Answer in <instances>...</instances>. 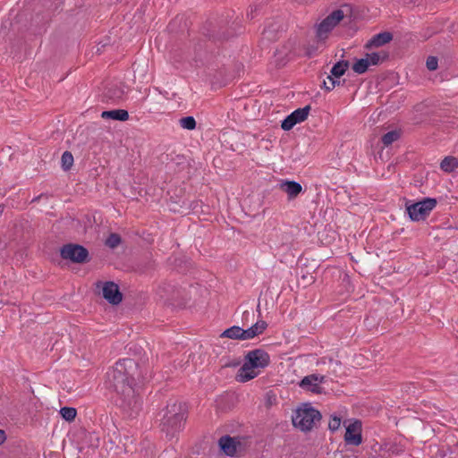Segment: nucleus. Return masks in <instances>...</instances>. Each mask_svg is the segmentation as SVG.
I'll return each mask as SVG.
<instances>
[{
  "label": "nucleus",
  "mask_w": 458,
  "mask_h": 458,
  "mask_svg": "<svg viewBox=\"0 0 458 458\" xmlns=\"http://www.w3.org/2000/svg\"><path fill=\"white\" fill-rule=\"evenodd\" d=\"M142 377L139 363L133 359L118 360L107 373L110 387L117 394L116 405L130 417L137 415L141 409L135 386Z\"/></svg>",
  "instance_id": "nucleus-1"
},
{
  "label": "nucleus",
  "mask_w": 458,
  "mask_h": 458,
  "mask_svg": "<svg viewBox=\"0 0 458 458\" xmlns=\"http://www.w3.org/2000/svg\"><path fill=\"white\" fill-rule=\"evenodd\" d=\"M187 406L185 403L170 399L165 409L160 412L162 415L159 428L162 433L168 439H172L182 430L187 419Z\"/></svg>",
  "instance_id": "nucleus-2"
},
{
  "label": "nucleus",
  "mask_w": 458,
  "mask_h": 458,
  "mask_svg": "<svg viewBox=\"0 0 458 458\" xmlns=\"http://www.w3.org/2000/svg\"><path fill=\"white\" fill-rule=\"evenodd\" d=\"M270 363L269 354L263 349H255L249 352L244 357V363L236 374V380L245 383L255 378L258 372L255 369H265Z\"/></svg>",
  "instance_id": "nucleus-3"
},
{
  "label": "nucleus",
  "mask_w": 458,
  "mask_h": 458,
  "mask_svg": "<svg viewBox=\"0 0 458 458\" xmlns=\"http://www.w3.org/2000/svg\"><path fill=\"white\" fill-rule=\"evenodd\" d=\"M322 415L320 411L306 403L296 409L295 414L292 417L293 427L299 428L302 432H309L320 421Z\"/></svg>",
  "instance_id": "nucleus-4"
},
{
  "label": "nucleus",
  "mask_w": 458,
  "mask_h": 458,
  "mask_svg": "<svg viewBox=\"0 0 458 458\" xmlns=\"http://www.w3.org/2000/svg\"><path fill=\"white\" fill-rule=\"evenodd\" d=\"M344 9L349 12L351 10L348 5L334 10L316 26V38L318 42H325L331 31L346 17Z\"/></svg>",
  "instance_id": "nucleus-5"
},
{
  "label": "nucleus",
  "mask_w": 458,
  "mask_h": 458,
  "mask_svg": "<svg viewBox=\"0 0 458 458\" xmlns=\"http://www.w3.org/2000/svg\"><path fill=\"white\" fill-rule=\"evenodd\" d=\"M60 256L63 259L72 263L85 264L91 258L87 248L78 243H66L60 248Z\"/></svg>",
  "instance_id": "nucleus-6"
},
{
  "label": "nucleus",
  "mask_w": 458,
  "mask_h": 458,
  "mask_svg": "<svg viewBox=\"0 0 458 458\" xmlns=\"http://www.w3.org/2000/svg\"><path fill=\"white\" fill-rule=\"evenodd\" d=\"M242 31L243 27L242 21L235 19L230 26L226 24V26L220 25L217 29L213 28L211 30H208L207 36L208 37L209 40L216 43L228 40L229 38L241 34Z\"/></svg>",
  "instance_id": "nucleus-7"
},
{
  "label": "nucleus",
  "mask_w": 458,
  "mask_h": 458,
  "mask_svg": "<svg viewBox=\"0 0 458 458\" xmlns=\"http://www.w3.org/2000/svg\"><path fill=\"white\" fill-rule=\"evenodd\" d=\"M437 204L436 199L424 198L422 200L412 204L406 203V211L411 221L425 220Z\"/></svg>",
  "instance_id": "nucleus-8"
},
{
  "label": "nucleus",
  "mask_w": 458,
  "mask_h": 458,
  "mask_svg": "<svg viewBox=\"0 0 458 458\" xmlns=\"http://www.w3.org/2000/svg\"><path fill=\"white\" fill-rule=\"evenodd\" d=\"M96 287L102 289L103 298L112 305H118L123 301V293H121L119 286L113 281L96 283Z\"/></svg>",
  "instance_id": "nucleus-9"
},
{
  "label": "nucleus",
  "mask_w": 458,
  "mask_h": 458,
  "mask_svg": "<svg viewBox=\"0 0 458 458\" xmlns=\"http://www.w3.org/2000/svg\"><path fill=\"white\" fill-rule=\"evenodd\" d=\"M362 423L360 420H354L345 427L344 437L346 445L359 446L362 443Z\"/></svg>",
  "instance_id": "nucleus-10"
},
{
  "label": "nucleus",
  "mask_w": 458,
  "mask_h": 458,
  "mask_svg": "<svg viewBox=\"0 0 458 458\" xmlns=\"http://www.w3.org/2000/svg\"><path fill=\"white\" fill-rule=\"evenodd\" d=\"M284 30L283 19L279 17L268 19L262 32L263 38L267 41H276Z\"/></svg>",
  "instance_id": "nucleus-11"
},
{
  "label": "nucleus",
  "mask_w": 458,
  "mask_h": 458,
  "mask_svg": "<svg viewBox=\"0 0 458 458\" xmlns=\"http://www.w3.org/2000/svg\"><path fill=\"white\" fill-rule=\"evenodd\" d=\"M218 446L224 454L233 457L237 454V448L241 446V442L236 437L225 435L219 438Z\"/></svg>",
  "instance_id": "nucleus-12"
},
{
  "label": "nucleus",
  "mask_w": 458,
  "mask_h": 458,
  "mask_svg": "<svg viewBox=\"0 0 458 458\" xmlns=\"http://www.w3.org/2000/svg\"><path fill=\"white\" fill-rule=\"evenodd\" d=\"M124 93L123 85L117 83L109 84L103 94V101H118L123 98Z\"/></svg>",
  "instance_id": "nucleus-13"
},
{
  "label": "nucleus",
  "mask_w": 458,
  "mask_h": 458,
  "mask_svg": "<svg viewBox=\"0 0 458 458\" xmlns=\"http://www.w3.org/2000/svg\"><path fill=\"white\" fill-rule=\"evenodd\" d=\"M106 444L110 450L116 453L127 452L126 444L123 443L120 433L115 429L112 433L107 434Z\"/></svg>",
  "instance_id": "nucleus-14"
},
{
  "label": "nucleus",
  "mask_w": 458,
  "mask_h": 458,
  "mask_svg": "<svg viewBox=\"0 0 458 458\" xmlns=\"http://www.w3.org/2000/svg\"><path fill=\"white\" fill-rule=\"evenodd\" d=\"M393 39V34L389 31H383L374 35L364 46L366 49H371L372 47H379Z\"/></svg>",
  "instance_id": "nucleus-15"
},
{
  "label": "nucleus",
  "mask_w": 458,
  "mask_h": 458,
  "mask_svg": "<svg viewBox=\"0 0 458 458\" xmlns=\"http://www.w3.org/2000/svg\"><path fill=\"white\" fill-rule=\"evenodd\" d=\"M318 375L311 374L304 377L299 386L304 389L310 391L313 394H322L323 388L318 384Z\"/></svg>",
  "instance_id": "nucleus-16"
},
{
  "label": "nucleus",
  "mask_w": 458,
  "mask_h": 458,
  "mask_svg": "<svg viewBox=\"0 0 458 458\" xmlns=\"http://www.w3.org/2000/svg\"><path fill=\"white\" fill-rule=\"evenodd\" d=\"M280 189L284 191L288 199H295L302 191V186L295 181H284L280 183Z\"/></svg>",
  "instance_id": "nucleus-17"
},
{
  "label": "nucleus",
  "mask_w": 458,
  "mask_h": 458,
  "mask_svg": "<svg viewBox=\"0 0 458 458\" xmlns=\"http://www.w3.org/2000/svg\"><path fill=\"white\" fill-rule=\"evenodd\" d=\"M267 327V322L259 320L247 329L242 328V337L244 340L254 338L255 336L261 335Z\"/></svg>",
  "instance_id": "nucleus-18"
},
{
  "label": "nucleus",
  "mask_w": 458,
  "mask_h": 458,
  "mask_svg": "<svg viewBox=\"0 0 458 458\" xmlns=\"http://www.w3.org/2000/svg\"><path fill=\"white\" fill-rule=\"evenodd\" d=\"M242 327L238 326H233L225 331H223L220 335L221 338H230L233 340H244L242 337Z\"/></svg>",
  "instance_id": "nucleus-19"
},
{
  "label": "nucleus",
  "mask_w": 458,
  "mask_h": 458,
  "mask_svg": "<svg viewBox=\"0 0 458 458\" xmlns=\"http://www.w3.org/2000/svg\"><path fill=\"white\" fill-rule=\"evenodd\" d=\"M350 63L347 60H341L335 63L330 71V75L335 79H339L345 73Z\"/></svg>",
  "instance_id": "nucleus-20"
},
{
  "label": "nucleus",
  "mask_w": 458,
  "mask_h": 458,
  "mask_svg": "<svg viewBox=\"0 0 458 458\" xmlns=\"http://www.w3.org/2000/svg\"><path fill=\"white\" fill-rule=\"evenodd\" d=\"M308 116H286L281 123V128L284 131H290L297 123L304 122Z\"/></svg>",
  "instance_id": "nucleus-21"
},
{
  "label": "nucleus",
  "mask_w": 458,
  "mask_h": 458,
  "mask_svg": "<svg viewBox=\"0 0 458 458\" xmlns=\"http://www.w3.org/2000/svg\"><path fill=\"white\" fill-rule=\"evenodd\" d=\"M366 55L369 58L370 65H378L389 58V54L386 51L374 52L366 54Z\"/></svg>",
  "instance_id": "nucleus-22"
},
{
  "label": "nucleus",
  "mask_w": 458,
  "mask_h": 458,
  "mask_svg": "<svg viewBox=\"0 0 458 458\" xmlns=\"http://www.w3.org/2000/svg\"><path fill=\"white\" fill-rule=\"evenodd\" d=\"M457 167L458 158L453 156L445 157L440 163V168L446 173H451Z\"/></svg>",
  "instance_id": "nucleus-23"
},
{
  "label": "nucleus",
  "mask_w": 458,
  "mask_h": 458,
  "mask_svg": "<svg viewBox=\"0 0 458 458\" xmlns=\"http://www.w3.org/2000/svg\"><path fill=\"white\" fill-rule=\"evenodd\" d=\"M401 135L402 130L395 129L384 134L381 138V141L384 144V146L388 147L393 142L398 140L401 138Z\"/></svg>",
  "instance_id": "nucleus-24"
},
{
  "label": "nucleus",
  "mask_w": 458,
  "mask_h": 458,
  "mask_svg": "<svg viewBox=\"0 0 458 458\" xmlns=\"http://www.w3.org/2000/svg\"><path fill=\"white\" fill-rule=\"evenodd\" d=\"M369 66V58L366 56L365 58L357 59L352 64V70L358 74H362L368 71Z\"/></svg>",
  "instance_id": "nucleus-25"
},
{
  "label": "nucleus",
  "mask_w": 458,
  "mask_h": 458,
  "mask_svg": "<svg viewBox=\"0 0 458 458\" xmlns=\"http://www.w3.org/2000/svg\"><path fill=\"white\" fill-rule=\"evenodd\" d=\"M175 288L169 284H163L158 287L157 293L161 298L174 299Z\"/></svg>",
  "instance_id": "nucleus-26"
},
{
  "label": "nucleus",
  "mask_w": 458,
  "mask_h": 458,
  "mask_svg": "<svg viewBox=\"0 0 458 458\" xmlns=\"http://www.w3.org/2000/svg\"><path fill=\"white\" fill-rule=\"evenodd\" d=\"M59 412L62 418L68 422L73 421L77 416V410L73 407H63Z\"/></svg>",
  "instance_id": "nucleus-27"
},
{
  "label": "nucleus",
  "mask_w": 458,
  "mask_h": 458,
  "mask_svg": "<svg viewBox=\"0 0 458 458\" xmlns=\"http://www.w3.org/2000/svg\"><path fill=\"white\" fill-rule=\"evenodd\" d=\"M62 168L68 171L73 165V156L70 151H64L61 157Z\"/></svg>",
  "instance_id": "nucleus-28"
},
{
  "label": "nucleus",
  "mask_w": 458,
  "mask_h": 458,
  "mask_svg": "<svg viewBox=\"0 0 458 458\" xmlns=\"http://www.w3.org/2000/svg\"><path fill=\"white\" fill-rule=\"evenodd\" d=\"M122 242V237L120 234L116 233H112L109 234V236L106 238L105 244L106 246L109 247L110 249L116 248L120 243Z\"/></svg>",
  "instance_id": "nucleus-29"
},
{
  "label": "nucleus",
  "mask_w": 458,
  "mask_h": 458,
  "mask_svg": "<svg viewBox=\"0 0 458 458\" xmlns=\"http://www.w3.org/2000/svg\"><path fill=\"white\" fill-rule=\"evenodd\" d=\"M156 268V262L152 259H148L145 262H141L138 265V269L141 273H148L149 271H152Z\"/></svg>",
  "instance_id": "nucleus-30"
},
{
  "label": "nucleus",
  "mask_w": 458,
  "mask_h": 458,
  "mask_svg": "<svg viewBox=\"0 0 458 458\" xmlns=\"http://www.w3.org/2000/svg\"><path fill=\"white\" fill-rule=\"evenodd\" d=\"M180 125L187 130H193L196 127L194 116H183L180 120Z\"/></svg>",
  "instance_id": "nucleus-31"
},
{
  "label": "nucleus",
  "mask_w": 458,
  "mask_h": 458,
  "mask_svg": "<svg viewBox=\"0 0 458 458\" xmlns=\"http://www.w3.org/2000/svg\"><path fill=\"white\" fill-rule=\"evenodd\" d=\"M253 102L252 99H248V98H243V99H239L237 100L236 104H235V106H236V109H237V112L240 113L242 112V109H243L244 111H248V106L250 105H251Z\"/></svg>",
  "instance_id": "nucleus-32"
},
{
  "label": "nucleus",
  "mask_w": 458,
  "mask_h": 458,
  "mask_svg": "<svg viewBox=\"0 0 458 458\" xmlns=\"http://www.w3.org/2000/svg\"><path fill=\"white\" fill-rule=\"evenodd\" d=\"M103 115H127L128 111L125 109H104L101 111V114Z\"/></svg>",
  "instance_id": "nucleus-33"
},
{
  "label": "nucleus",
  "mask_w": 458,
  "mask_h": 458,
  "mask_svg": "<svg viewBox=\"0 0 458 458\" xmlns=\"http://www.w3.org/2000/svg\"><path fill=\"white\" fill-rule=\"evenodd\" d=\"M341 425V418L335 415L331 416L329 422H328V428L335 432L340 428Z\"/></svg>",
  "instance_id": "nucleus-34"
},
{
  "label": "nucleus",
  "mask_w": 458,
  "mask_h": 458,
  "mask_svg": "<svg viewBox=\"0 0 458 458\" xmlns=\"http://www.w3.org/2000/svg\"><path fill=\"white\" fill-rule=\"evenodd\" d=\"M327 80H328V81H323L324 88L327 91L334 89L336 85H340V81H336V79L332 77L331 75L327 76Z\"/></svg>",
  "instance_id": "nucleus-35"
},
{
  "label": "nucleus",
  "mask_w": 458,
  "mask_h": 458,
  "mask_svg": "<svg viewBox=\"0 0 458 458\" xmlns=\"http://www.w3.org/2000/svg\"><path fill=\"white\" fill-rule=\"evenodd\" d=\"M426 66L429 71H435L438 66V60L436 56H428L427 58Z\"/></svg>",
  "instance_id": "nucleus-36"
},
{
  "label": "nucleus",
  "mask_w": 458,
  "mask_h": 458,
  "mask_svg": "<svg viewBox=\"0 0 458 458\" xmlns=\"http://www.w3.org/2000/svg\"><path fill=\"white\" fill-rule=\"evenodd\" d=\"M310 111V106L308 105L302 108H297L293 111L286 110L285 112L289 113V114H309Z\"/></svg>",
  "instance_id": "nucleus-37"
},
{
  "label": "nucleus",
  "mask_w": 458,
  "mask_h": 458,
  "mask_svg": "<svg viewBox=\"0 0 458 458\" xmlns=\"http://www.w3.org/2000/svg\"><path fill=\"white\" fill-rule=\"evenodd\" d=\"M301 280L304 286L311 284L315 281L314 277L311 275H303L301 276Z\"/></svg>",
  "instance_id": "nucleus-38"
},
{
  "label": "nucleus",
  "mask_w": 458,
  "mask_h": 458,
  "mask_svg": "<svg viewBox=\"0 0 458 458\" xmlns=\"http://www.w3.org/2000/svg\"><path fill=\"white\" fill-rule=\"evenodd\" d=\"M201 207H202V202H201V201H199V200H194V201H191V202L190 203V206H189V208H190L191 209H192L193 211H194V210H197L199 208H201Z\"/></svg>",
  "instance_id": "nucleus-39"
},
{
  "label": "nucleus",
  "mask_w": 458,
  "mask_h": 458,
  "mask_svg": "<svg viewBox=\"0 0 458 458\" xmlns=\"http://www.w3.org/2000/svg\"><path fill=\"white\" fill-rule=\"evenodd\" d=\"M105 117L108 118V119L124 122V121H127L130 116H105Z\"/></svg>",
  "instance_id": "nucleus-40"
},
{
  "label": "nucleus",
  "mask_w": 458,
  "mask_h": 458,
  "mask_svg": "<svg viewBox=\"0 0 458 458\" xmlns=\"http://www.w3.org/2000/svg\"><path fill=\"white\" fill-rule=\"evenodd\" d=\"M6 439V434L4 430L0 429V445H2Z\"/></svg>",
  "instance_id": "nucleus-41"
},
{
  "label": "nucleus",
  "mask_w": 458,
  "mask_h": 458,
  "mask_svg": "<svg viewBox=\"0 0 458 458\" xmlns=\"http://www.w3.org/2000/svg\"><path fill=\"white\" fill-rule=\"evenodd\" d=\"M283 250H289L291 248L290 242H283L281 245Z\"/></svg>",
  "instance_id": "nucleus-42"
},
{
  "label": "nucleus",
  "mask_w": 458,
  "mask_h": 458,
  "mask_svg": "<svg viewBox=\"0 0 458 458\" xmlns=\"http://www.w3.org/2000/svg\"><path fill=\"white\" fill-rule=\"evenodd\" d=\"M43 196H45V194H40V195L35 197L34 199H32L31 202L38 201Z\"/></svg>",
  "instance_id": "nucleus-43"
},
{
  "label": "nucleus",
  "mask_w": 458,
  "mask_h": 458,
  "mask_svg": "<svg viewBox=\"0 0 458 458\" xmlns=\"http://www.w3.org/2000/svg\"><path fill=\"white\" fill-rule=\"evenodd\" d=\"M325 379H326V377H325V376H318V382H319V383H323V382H325Z\"/></svg>",
  "instance_id": "nucleus-44"
},
{
  "label": "nucleus",
  "mask_w": 458,
  "mask_h": 458,
  "mask_svg": "<svg viewBox=\"0 0 458 458\" xmlns=\"http://www.w3.org/2000/svg\"><path fill=\"white\" fill-rule=\"evenodd\" d=\"M4 210V205L1 204L0 205V216H2Z\"/></svg>",
  "instance_id": "nucleus-45"
},
{
  "label": "nucleus",
  "mask_w": 458,
  "mask_h": 458,
  "mask_svg": "<svg viewBox=\"0 0 458 458\" xmlns=\"http://www.w3.org/2000/svg\"><path fill=\"white\" fill-rule=\"evenodd\" d=\"M279 113H281V110H273L272 111V114H278Z\"/></svg>",
  "instance_id": "nucleus-46"
},
{
  "label": "nucleus",
  "mask_w": 458,
  "mask_h": 458,
  "mask_svg": "<svg viewBox=\"0 0 458 458\" xmlns=\"http://www.w3.org/2000/svg\"><path fill=\"white\" fill-rule=\"evenodd\" d=\"M184 161H185V160H179V161L177 162V164H178V165H181V164H182V163H183Z\"/></svg>",
  "instance_id": "nucleus-47"
},
{
  "label": "nucleus",
  "mask_w": 458,
  "mask_h": 458,
  "mask_svg": "<svg viewBox=\"0 0 458 458\" xmlns=\"http://www.w3.org/2000/svg\"><path fill=\"white\" fill-rule=\"evenodd\" d=\"M284 238H286V240H288V238H289V237H288V236H284V235H283V236H282V239H284Z\"/></svg>",
  "instance_id": "nucleus-48"
}]
</instances>
